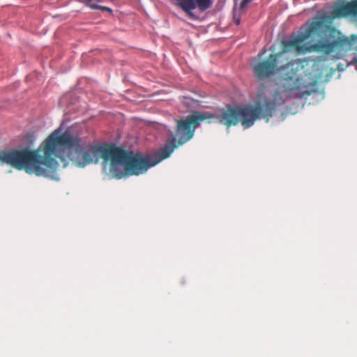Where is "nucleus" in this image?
I'll use <instances>...</instances> for the list:
<instances>
[{"label":"nucleus","instance_id":"1","mask_svg":"<svg viewBox=\"0 0 357 357\" xmlns=\"http://www.w3.org/2000/svg\"><path fill=\"white\" fill-rule=\"evenodd\" d=\"M285 62L278 65V73L282 79L276 93L272 94L266 86H261L258 91L255 107L236 108L227 105L213 114L208 112H194L192 114L177 121L175 137L153 154L160 153L167 148L172 149L169 158L176 148V139L178 145L188 142L194 136L195 129L204 120L215 118L220 123L228 127L241 122L243 127L247 129L251 127L256 120L271 116L276 105L283 104L288 99L302 98L314 92L315 83L305 84L298 76V73L303 68L301 60H292L284 63Z\"/></svg>","mask_w":357,"mask_h":357},{"label":"nucleus","instance_id":"2","mask_svg":"<svg viewBox=\"0 0 357 357\" xmlns=\"http://www.w3.org/2000/svg\"><path fill=\"white\" fill-rule=\"evenodd\" d=\"M35 136L27 133L23 138L24 147L0 151V162L9 165L17 169L25 170L29 174L45 176L58 180L56 170L58 162L55 158L68 165V160L75 167L83 168L92 163H98L102 158L103 171L107 172L109 164V175L112 178V148L102 144L84 147L77 135L68 128L63 132L60 126L36 150H31Z\"/></svg>","mask_w":357,"mask_h":357},{"label":"nucleus","instance_id":"3","mask_svg":"<svg viewBox=\"0 0 357 357\" xmlns=\"http://www.w3.org/2000/svg\"><path fill=\"white\" fill-rule=\"evenodd\" d=\"M335 17H343L348 16L357 17V0L351 1L335 11ZM324 27V22L318 18L307 22L297 33H292L282 39L284 47V61H287L286 56L287 52H294L296 54H306L307 52H323L326 55L317 57L319 61H325L328 56L334 59H342L351 49V46L357 43V36L351 38L342 36L334 29H328L324 36L313 44L305 43L301 45L315 33L320 32Z\"/></svg>","mask_w":357,"mask_h":357},{"label":"nucleus","instance_id":"4","mask_svg":"<svg viewBox=\"0 0 357 357\" xmlns=\"http://www.w3.org/2000/svg\"><path fill=\"white\" fill-rule=\"evenodd\" d=\"M284 53L271 54L269 56L257 63H252L255 76L260 80L278 73V65L284 61Z\"/></svg>","mask_w":357,"mask_h":357},{"label":"nucleus","instance_id":"5","mask_svg":"<svg viewBox=\"0 0 357 357\" xmlns=\"http://www.w3.org/2000/svg\"><path fill=\"white\" fill-rule=\"evenodd\" d=\"M213 0H184L181 4V8L192 19L198 17L192 10L198 7L201 12H204L212 6Z\"/></svg>","mask_w":357,"mask_h":357},{"label":"nucleus","instance_id":"6","mask_svg":"<svg viewBox=\"0 0 357 357\" xmlns=\"http://www.w3.org/2000/svg\"><path fill=\"white\" fill-rule=\"evenodd\" d=\"M238 5H239L238 3H237V4L234 3V8H233L234 22H235V24L236 25H239L240 23H241L240 15H241V13L244 9V8H238Z\"/></svg>","mask_w":357,"mask_h":357},{"label":"nucleus","instance_id":"7","mask_svg":"<svg viewBox=\"0 0 357 357\" xmlns=\"http://www.w3.org/2000/svg\"><path fill=\"white\" fill-rule=\"evenodd\" d=\"M89 7L93 10H106L109 13H112L113 12L112 9L109 7L102 6L97 4H89Z\"/></svg>","mask_w":357,"mask_h":357},{"label":"nucleus","instance_id":"8","mask_svg":"<svg viewBox=\"0 0 357 357\" xmlns=\"http://www.w3.org/2000/svg\"><path fill=\"white\" fill-rule=\"evenodd\" d=\"M194 100L192 98L188 97H183L182 102L187 107H190L194 102Z\"/></svg>","mask_w":357,"mask_h":357},{"label":"nucleus","instance_id":"9","mask_svg":"<svg viewBox=\"0 0 357 357\" xmlns=\"http://www.w3.org/2000/svg\"><path fill=\"white\" fill-rule=\"evenodd\" d=\"M354 56L353 59H351V61H347L348 66L353 65V66H356V68L357 69V50L354 53Z\"/></svg>","mask_w":357,"mask_h":357},{"label":"nucleus","instance_id":"10","mask_svg":"<svg viewBox=\"0 0 357 357\" xmlns=\"http://www.w3.org/2000/svg\"><path fill=\"white\" fill-rule=\"evenodd\" d=\"M82 2H84L86 3V5L89 6V4H92L91 2L92 0H81Z\"/></svg>","mask_w":357,"mask_h":357},{"label":"nucleus","instance_id":"11","mask_svg":"<svg viewBox=\"0 0 357 357\" xmlns=\"http://www.w3.org/2000/svg\"><path fill=\"white\" fill-rule=\"evenodd\" d=\"M262 54H263L262 53L259 54H258V57H259V58H261V57L262 56Z\"/></svg>","mask_w":357,"mask_h":357},{"label":"nucleus","instance_id":"12","mask_svg":"<svg viewBox=\"0 0 357 357\" xmlns=\"http://www.w3.org/2000/svg\"><path fill=\"white\" fill-rule=\"evenodd\" d=\"M313 96H319V94H318V93H314V95H313Z\"/></svg>","mask_w":357,"mask_h":357},{"label":"nucleus","instance_id":"13","mask_svg":"<svg viewBox=\"0 0 357 357\" xmlns=\"http://www.w3.org/2000/svg\"><path fill=\"white\" fill-rule=\"evenodd\" d=\"M96 1H98V2H100V0H96Z\"/></svg>","mask_w":357,"mask_h":357}]
</instances>
